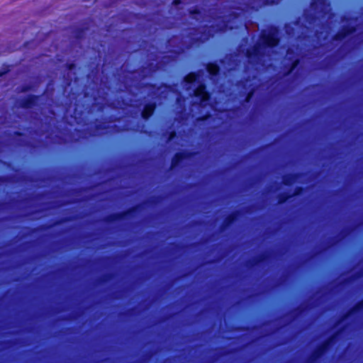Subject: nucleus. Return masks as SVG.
<instances>
[{"instance_id": "f257e3e1", "label": "nucleus", "mask_w": 363, "mask_h": 363, "mask_svg": "<svg viewBox=\"0 0 363 363\" xmlns=\"http://www.w3.org/2000/svg\"><path fill=\"white\" fill-rule=\"evenodd\" d=\"M277 35V30L276 28L265 30L262 35L263 43L271 47L276 45L279 41Z\"/></svg>"}, {"instance_id": "f03ea898", "label": "nucleus", "mask_w": 363, "mask_h": 363, "mask_svg": "<svg viewBox=\"0 0 363 363\" xmlns=\"http://www.w3.org/2000/svg\"><path fill=\"white\" fill-rule=\"evenodd\" d=\"M195 95L201 97V101H206L209 97L208 93L205 91V86L202 85L195 90Z\"/></svg>"}, {"instance_id": "7ed1b4c3", "label": "nucleus", "mask_w": 363, "mask_h": 363, "mask_svg": "<svg viewBox=\"0 0 363 363\" xmlns=\"http://www.w3.org/2000/svg\"><path fill=\"white\" fill-rule=\"evenodd\" d=\"M155 107L153 106L149 105L145 106L142 115L143 117L145 119H147L148 117L151 116L154 111Z\"/></svg>"}, {"instance_id": "20e7f679", "label": "nucleus", "mask_w": 363, "mask_h": 363, "mask_svg": "<svg viewBox=\"0 0 363 363\" xmlns=\"http://www.w3.org/2000/svg\"><path fill=\"white\" fill-rule=\"evenodd\" d=\"M207 69L210 74H216L218 72L219 68L216 65L209 64L207 66Z\"/></svg>"}, {"instance_id": "39448f33", "label": "nucleus", "mask_w": 363, "mask_h": 363, "mask_svg": "<svg viewBox=\"0 0 363 363\" xmlns=\"http://www.w3.org/2000/svg\"><path fill=\"white\" fill-rule=\"evenodd\" d=\"M196 76L194 73H191L185 77V80L189 83L194 82L196 80Z\"/></svg>"}, {"instance_id": "423d86ee", "label": "nucleus", "mask_w": 363, "mask_h": 363, "mask_svg": "<svg viewBox=\"0 0 363 363\" xmlns=\"http://www.w3.org/2000/svg\"><path fill=\"white\" fill-rule=\"evenodd\" d=\"M321 4V5L323 4V10H325V9H326V7H325V6L324 2L323 1V0H318V2L314 3V4H313V7H314V9H315V10H316V9H318V4Z\"/></svg>"}, {"instance_id": "0eeeda50", "label": "nucleus", "mask_w": 363, "mask_h": 363, "mask_svg": "<svg viewBox=\"0 0 363 363\" xmlns=\"http://www.w3.org/2000/svg\"><path fill=\"white\" fill-rule=\"evenodd\" d=\"M279 0H271L270 1H268L267 2V4H277L278 3Z\"/></svg>"}, {"instance_id": "6e6552de", "label": "nucleus", "mask_w": 363, "mask_h": 363, "mask_svg": "<svg viewBox=\"0 0 363 363\" xmlns=\"http://www.w3.org/2000/svg\"><path fill=\"white\" fill-rule=\"evenodd\" d=\"M179 3H180V1H179V0H176V1H174V4L175 5H177V4H179Z\"/></svg>"}, {"instance_id": "1a4fd4ad", "label": "nucleus", "mask_w": 363, "mask_h": 363, "mask_svg": "<svg viewBox=\"0 0 363 363\" xmlns=\"http://www.w3.org/2000/svg\"><path fill=\"white\" fill-rule=\"evenodd\" d=\"M337 38L338 39H340L341 38H342V35L341 33H340V34H338V35H337Z\"/></svg>"}, {"instance_id": "9d476101", "label": "nucleus", "mask_w": 363, "mask_h": 363, "mask_svg": "<svg viewBox=\"0 0 363 363\" xmlns=\"http://www.w3.org/2000/svg\"><path fill=\"white\" fill-rule=\"evenodd\" d=\"M297 63H298V62H297V61H296V62L294 63V65H293V67H292L291 69H294V68L296 66Z\"/></svg>"}, {"instance_id": "9b49d317", "label": "nucleus", "mask_w": 363, "mask_h": 363, "mask_svg": "<svg viewBox=\"0 0 363 363\" xmlns=\"http://www.w3.org/2000/svg\"><path fill=\"white\" fill-rule=\"evenodd\" d=\"M359 308H362V307H363V301H362V302L361 303H359Z\"/></svg>"}, {"instance_id": "f8f14e48", "label": "nucleus", "mask_w": 363, "mask_h": 363, "mask_svg": "<svg viewBox=\"0 0 363 363\" xmlns=\"http://www.w3.org/2000/svg\"><path fill=\"white\" fill-rule=\"evenodd\" d=\"M180 157V155H176V157H177V158H178V157Z\"/></svg>"}, {"instance_id": "ddd939ff", "label": "nucleus", "mask_w": 363, "mask_h": 363, "mask_svg": "<svg viewBox=\"0 0 363 363\" xmlns=\"http://www.w3.org/2000/svg\"><path fill=\"white\" fill-rule=\"evenodd\" d=\"M174 135V133H172V135H171V138H173Z\"/></svg>"}, {"instance_id": "4468645a", "label": "nucleus", "mask_w": 363, "mask_h": 363, "mask_svg": "<svg viewBox=\"0 0 363 363\" xmlns=\"http://www.w3.org/2000/svg\"><path fill=\"white\" fill-rule=\"evenodd\" d=\"M174 135V133H172V135H171V138H173Z\"/></svg>"}, {"instance_id": "2eb2a0df", "label": "nucleus", "mask_w": 363, "mask_h": 363, "mask_svg": "<svg viewBox=\"0 0 363 363\" xmlns=\"http://www.w3.org/2000/svg\"><path fill=\"white\" fill-rule=\"evenodd\" d=\"M174 135V133H172V135H171V138H173Z\"/></svg>"}]
</instances>
